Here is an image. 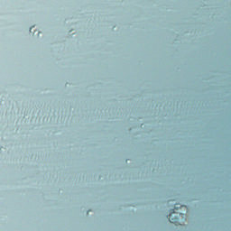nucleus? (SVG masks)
Instances as JSON below:
<instances>
[{"instance_id":"obj_1","label":"nucleus","mask_w":231,"mask_h":231,"mask_svg":"<svg viewBox=\"0 0 231 231\" xmlns=\"http://www.w3.org/2000/svg\"><path fill=\"white\" fill-rule=\"evenodd\" d=\"M176 210H178L177 207H174V209L171 210V213L168 216L170 223H178L180 216H183V214H181L180 212H176Z\"/></svg>"},{"instance_id":"obj_2","label":"nucleus","mask_w":231,"mask_h":231,"mask_svg":"<svg viewBox=\"0 0 231 231\" xmlns=\"http://www.w3.org/2000/svg\"><path fill=\"white\" fill-rule=\"evenodd\" d=\"M181 208H187V206H181Z\"/></svg>"}]
</instances>
